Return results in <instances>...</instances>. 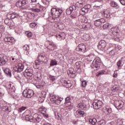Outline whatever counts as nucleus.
Instances as JSON below:
<instances>
[{
	"mask_svg": "<svg viewBox=\"0 0 125 125\" xmlns=\"http://www.w3.org/2000/svg\"><path fill=\"white\" fill-rule=\"evenodd\" d=\"M62 13H63V10L61 8H52L51 9V14L52 15L51 23H57V22H58V18L62 15Z\"/></svg>",
	"mask_w": 125,
	"mask_h": 125,
	"instance_id": "nucleus-1",
	"label": "nucleus"
},
{
	"mask_svg": "<svg viewBox=\"0 0 125 125\" xmlns=\"http://www.w3.org/2000/svg\"><path fill=\"white\" fill-rule=\"evenodd\" d=\"M42 115H39L37 113L34 114L33 116H30L29 115L25 116V119L26 121H29V122L35 123V124L40 123V122L42 121Z\"/></svg>",
	"mask_w": 125,
	"mask_h": 125,
	"instance_id": "nucleus-2",
	"label": "nucleus"
},
{
	"mask_svg": "<svg viewBox=\"0 0 125 125\" xmlns=\"http://www.w3.org/2000/svg\"><path fill=\"white\" fill-rule=\"evenodd\" d=\"M46 63L47 62V59L46 57L42 54H40L38 56V60L35 61V64L34 65V68L35 69H39L40 68V65L41 63Z\"/></svg>",
	"mask_w": 125,
	"mask_h": 125,
	"instance_id": "nucleus-3",
	"label": "nucleus"
},
{
	"mask_svg": "<svg viewBox=\"0 0 125 125\" xmlns=\"http://www.w3.org/2000/svg\"><path fill=\"white\" fill-rule=\"evenodd\" d=\"M34 70L31 68H27L25 69L24 72L22 73V76H24L27 80H32L34 77Z\"/></svg>",
	"mask_w": 125,
	"mask_h": 125,
	"instance_id": "nucleus-4",
	"label": "nucleus"
},
{
	"mask_svg": "<svg viewBox=\"0 0 125 125\" xmlns=\"http://www.w3.org/2000/svg\"><path fill=\"white\" fill-rule=\"evenodd\" d=\"M35 93L34 92V90L32 89H25L22 93L23 96L25 98H31L33 97Z\"/></svg>",
	"mask_w": 125,
	"mask_h": 125,
	"instance_id": "nucleus-5",
	"label": "nucleus"
},
{
	"mask_svg": "<svg viewBox=\"0 0 125 125\" xmlns=\"http://www.w3.org/2000/svg\"><path fill=\"white\" fill-rule=\"evenodd\" d=\"M71 101V97H67L65 98V102L64 103V105H65V107H66L67 109L69 111H71V109H73V104H72Z\"/></svg>",
	"mask_w": 125,
	"mask_h": 125,
	"instance_id": "nucleus-6",
	"label": "nucleus"
},
{
	"mask_svg": "<svg viewBox=\"0 0 125 125\" xmlns=\"http://www.w3.org/2000/svg\"><path fill=\"white\" fill-rule=\"evenodd\" d=\"M106 45L107 43H106V42L104 40H102L99 42L98 48V49H100V50L107 51V50H108V47Z\"/></svg>",
	"mask_w": 125,
	"mask_h": 125,
	"instance_id": "nucleus-7",
	"label": "nucleus"
},
{
	"mask_svg": "<svg viewBox=\"0 0 125 125\" xmlns=\"http://www.w3.org/2000/svg\"><path fill=\"white\" fill-rule=\"evenodd\" d=\"M50 100L54 105H59L61 103V101L63 100V98L57 99L56 96L52 95L50 96Z\"/></svg>",
	"mask_w": 125,
	"mask_h": 125,
	"instance_id": "nucleus-8",
	"label": "nucleus"
},
{
	"mask_svg": "<svg viewBox=\"0 0 125 125\" xmlns=\"http://www.w3.org/2000/svg\"><path fill=\"white\" fill-rule=\"evenodd\" d=\"M101 63V59L99 57L96 58L93 62V67L94 69L95 68V70H96L100 67Z\"/></svg>",
	"mask_w": 125,
	"mask_h": 125,
	"instance_id": "nucleus-9",
	"label": "nucleus"
},
{
	"mask_svg": "<svg viewBox=\"0 0 125 125\" xmlns=\"http://www.w3.org/2000/svg\"><path fill=\"white\" fill-rule=\"evenodd\" d=\"M8 62V59L6 56H4L3 54H0V66H3L5 65Z\"/></svg>",
	"mask_w": 125,
	"mask_h": 125,
	"instance_id": "nucleus-10",
	"label": "nucleus"
},
{
	"mask_svg": "<svg viewBox=\"0 0 125 125\" xmlns=\"http://www.w3.org/2000/svg\"><path fill=\"white\" fill-rule=\"evenodd\" d=\"M124 103L122 100L115 101L114 105L117 110H121L124 107Z\"/></svg>",
	"mask_w": 125,
	"mask_h": 125,
	"instance_id": "nucleus-11",
	"label": "nucleus"
},
{
	"mask_svg": "<svg viewBox=\"0 0 125 125\" xmlns=\"http://www.w3.org/2000/svg\"><path fill=\"white\" fill-rule=\"evenodd\" d=\"M13 68L14 71L17 73H20L24 69V65L21 63H19L17 65H15Z\"/></svg>",
	"mask_w": 125,
	"mask_h": 125,
	"instance_id": "nucleus-12",
	"label": "nucleus"
},
{
	"mask_svg": "<svg viewBox=\"0 0 125 125\" xmlns=\"http://www.w3.org/2000/svg\"><path fill=\"white\" fill-rule=\"evenodd\" d=\"M77 51H79L80 52H85V50H86V47L85 45L82 43L80 44L78 46H77L76 48Z\"/></svg>",
	"mask_w": 125,
	"mask_h": 125,
	"instance_id": "nucleus-13",
	"label": "nucleus"
},
{
	"mask_svg": "<svg viewBox=\"0 0 125 125\" xmlns=\"http://www.w3.org/2000/svg\"><path fill=\"white\" fill-rule=\"evenodd\" d=\"M90 8H91V5L89 4L86 5L81 9V12H82V14L84 15L86 13H88V11H89V9H90Z\"/></svg>",
	"mask_w": 125,
	"mask_h": 125,
	"instance_id": "nucleus-14",
	"label": "nucleus"
},
{
	"mask_svg": "<svg viewBox=\"0 0 125 125\" xmlns=\"http://www.w3.org/2000/svg\"><path fill=\"white\" fill-rule=\"evenodd\" d=\"M101 106H102V102L101 101H95L93 103V107L95 109L101 108Z\"/></svg>",
	"mask_w": 125,
	"mask_h": 125,
	"instance_id": "nucleus-15",
	"label": "nucleus"
},
{
	"mask_svg": "<svg viewBox=\"0 0 125 125\" xmlns=\"http://www.w3.org/2000/svg\"><path fill=\"white\" fill-rule=\"evenodd\" d=\"M7 17L11 19H14L15 18H19L20 15L15 12L12 13H9L7 14Z\"/></svg>",
	"mask_w": 125,
	"mask_h": 125,
	"instance_id": "nucleus-16",
	"label": "nucleus"
},
{
	"mask_svg": "<svg viewBox=\"0 0 125 125\" xmlns=\"http://www.w3.org/2000/svg\"><path fill=\"white\" fill-rule=\"evenodd\" d=\"M86 113L82 110H77L75 113V116L76 118H79V117H85Z\"/></svg>",
	"mask_w": 125,
	"mask_h": 125,
	"instance_id": "nucleus-17",
	"label": "nucleus"
},
{
	"mask_svg": "<svg viewBox=\"0 0 125 125\" xmlns=\"http://www.w3.org/2000/svg\"><path fill=\"white\" fill-rule=\"evenodd\" d=\"M5 87L12 92H14V91H15V87H14V86L12 85V83L10 82H8L6 83Z\"/></svg>",
	"mask_w": 125,
	"mask_h": 125,
	"instance_id": "nucleus-18",
	"label": "nucleus"
},
{
	"mask_svg": "<svg viewBox=\"0 0 125 125\" xmlns=\"http://www.w3.org/2000/svg\"><path fill=\"white\" fill-rule=\"evenodd\" d=\"M58 41H62V40H65L66 35L64 33H58L56 35Z\"/></svg>",
	"mask_w": 125,
	"mask_h": 125,
	"instance_id": "nucleus-19",
	"label": "nucleus"
},
{
	"mask_svg": "<svg viewBox=\"0 0 125 125\" xmlns=\"http://www.w3.org/2000/svg\"><path fill=\"white\" fill-rule=\"evenodd\" d=\"M4 40L5 42L13 43L14 42H15V39H14L13 37L8 36H6L4 38Z\"/></svg>",
	"mask_w": 125,
	"mask_h": 125,
	"instance_id": "nucleus-20",
	"label": "nucleus"
},
{
	"mask_svg": "<svg viewBox=\"0 0 125 125\" xmlns=\"http://www.w3.org/2000/svg\"><path fill=\"white\" fill-rule=\"evenodd\" d=\"M76 6L72 5V6L70 7L69 8H68L66 10V14H67V15H70V14L72 13V11H74V10H76Z\"/></svg>",
	"mask_w": 125,
	"mask_h": 125,
	"instance_id": "nucleus-21",
	"label": "nucleus"
},
{
	"mask_svg": "<svg viewBox=\"0 0 125 125\" xmlns=\"http://www.w3.org/2000/svg\"><path fill=\"white\" fill-rule=\"evenodd\" d=\"M112 36H117V34H119L120 30L118 27H113L111 28Z\"/></svg>",
	"mask_w": 125,
	"mask_h": 125,
	"instance_id": "nucleus-22",
	"label": "nucleus"
},
{
	"mask_svg": "<svg viewBox=\"0 0 125 125\" xmlns=\"http://www.w3.org/2000/svg\"><path fill=\"white\" fill-rule=\"evenodd\" d=\"M4 72L6 75H7V77L11 78V76H12V75L11 74V70L10 69L6 68L4 70Z\"/></svg>",
	"mask_w": 125,
	"mask_h": 125,
	"instance_id": "nucleus-23",
	"label": "nucleus"
},
{
	"mask_svg": "<svg viewBox=\"0 0 125 125\" xmlns=\"http://www.w3.org/2000/svg\"><path fill=\"white\" fill-rule=\"evenodd\" d=\"M102 15H103L105 18H109V17L111 16V14L110 13V11H105L102 13Z\"/></svg>",
	"mask_w": 125,
	"mask_h": 125,
	"instance_id": "nucleus-24",
	"label": "nucleus"
},
{
	"mask_svg": "<svg viewBox=\"0 0 125 125\" xmlns=\"http://www.w3.org/2000/svg\"><path fill=\"white\" fill-rule=\"evenodd\" d=\"M48 49L50 50H54V49H56V45L53 42H51L49 43Z\"/></svg>",
	"mask_w": 125,
	"mask_h": 125,
	"instance_id": "nucleus-25",
	"label": "nucleus"
},
{
	"mask_svg": "<svg viewBox=\"0 0 125 125\" xmlns=\"http://www.w3.org/2000/svg\"><path fill=\"white\" fill-rule=\"evenodd\" d=\"M64 86H66L67 88H70L72 86V83L70 81H64V83L63 84Z\"/></svg>",
	"mask_w": 125,
	"mask_h": 125,
	"instance_id": "nucleus-26",
	"label": "nucleus"
},
{
	"mask_svg": "<svg viewBox=\"0 0 125 125\" xmlns=\"http://www.w3.org/2000/svg\"><path fill=\"white\" fill-rule=\"evenodd\" d=\"M108 74V72H107L105 70H103L98 72L97 74V77H99L101 76V75H107Z\"/></svg>",
	"mask_w": 125,
	"mask_h": 125,
	"instance_id": "nucleus-27",
	"label": "nucleus"
},
{
	"mask_svg": "<svg viewBox=\"0 0 125 125\" xmlns=\"http://www.w3.org/2000/svg\"><path fill=\"white\" fill-rule=\"evenodd\" d=\"M56 65H57V61H56L55 59L51 60L50 63V66L52 67V66H56Z\"/></svg>",
	"mask_w": 125,
	"mask_h": 125,
	"instance_id": "nucleus-28",
	"label": "nucleus"
},
{
	"mask_svg": "<svg viewBox=\"0 0 125 125\" xmlns=\"http://www.w3.org/2000/svg\"><path fill=\"white\" fill-rule=\"evenodd\" d=\"M89 122L92 125H95L97 123V120L96 118L89 119Z\"/></svg>",
	"mask_w": 125,
	"mask_h": 125,
	"instance_id": "nucleus-29",
	"label": "nucleus"
},
{
	"mask_svg": "<svg viewBox=\"0 0 125 125\" xmlns=\"http://www.w3.org/2000/svg\"><path fill=\"white\" fill-rule=\"evenodd\" d=\"M109 54L111 56H114V55H117V50L116 49H115V48L112 49V50H111L109 52Z\"/></svg>",
	"mask_w": 125,
	"mask_h": 125,
	"instance_id": "nucleus-30",
	"label": "nucleus"
},
{
	"mask_svg": "<svg viewBox=\"0 0 125 125\" xmlns=\"http://www.w3.org/2000/svg\"><path fill=\"white\" fill-rule=\"evenodd\" d=\"M101 24H101V22L100 21V20L98 19V20H96V21H95L94 25L96 27H99L101 25Z\"/></svg>",
	"mask_w": 125,
	"mask_h": 125,
	"instance_id": "nucleus-31",
	"label": "nucleus"
},
{
	"mask_svg": "<svg viewBox=\"0 0 125 125\" xmlns=\"http://www.w3.org/2000/svg\"><path fill=\"white\" fill-rule=\"evenodd\" d=\"M40 113L42 114V113H45L46 112V108L44 106H42L39 109Z\"/></svg>",
	"mask_w": 125,
	"mask_h": 125,
	"instance_id": "nucleus-32",
	"label": "nucleus"
},
{
	"mask_svg": "<svg viewBox=\"0 0 125 125\" xmlns=\"http://www.w3.org/2000/svg\"><path fill=\"white\" fill-rule=\"evenodd\" d=\"M35 78H36L37 80L39 81H41L42 80V73L40 72L37 73V75H35Z\"/></svg>",
	"mask_w": 125,
	"mask_h": 125,
	"instance_id": "nucleus-33",
	"label": "nucleus"
},
{
	"mask_svg": "<svg viewBox=\"0 0 125 125\" xmlns=\"http://www.w3.org/2000/svg\"><path fill=\"white\" fill-rule=\"evenodd\" d=\"M77 108L83 109L84 108V104L83 102L80 103L77 105Z\"/></svg>",
	"mask_w": 125,
	"mask_h": 125,
	"instance_id": "nucleus-34",
	"label": "nucleus"
},
{
	"mask_svg": "<svg viewBox=\"0 0 125 125\" xmlns=\"http://www.w3.org/2000/svg\"><path fill=\"white\" fill-rule=\"evenodd\" d=\"M111 89L112 91H113V92H116L117 90H118L119 87H118L117 85H114L111 87Z\"/></svg>",
	"mask_w": 125,
	"mask_h": 125,
	"instance_id": "nucleus-35",
	"label": "nucleus"
},
{
	"mask_svg": "<svg viewBox=\"0 0 125 125\" xmlns=\"http://www.w3.org/2000/svg\"><path fill=\"white\" fill-rule=\"evenodd\" d=\"M31 11L33 12H41V9L37 8H32L30 9Z\"/></svg>",
	"mask_w": 125,
	"mask_h": 125,
	"instance_id": "nucleus-36",
	"label": "nucleus"
},
{
	"mask_svg": "<svg viewBox=\"0 0 125 125\" xmlns=\"http://www.w3.org/2000/svg\"><path fill=\"white\" fill-rule=\"evenodd\" d=\"M110 5L111 6H112V7H116V6H118V3L115 2V1H111L110 2Z\"/></svg>",
	"mask_w": 125,
	"mask_h": 125,
	"instance_id": "nucleus-37",
	"label": "nucleus"
},
{
	"mask_svg": "<svg viewBox=\"0 0 125 125\" xmlns=\"http://www.w3.org/2000/svg\"><path fill=\"white\" fill-rule=\"evenodd\" d=\"M75 65L76 66L77 69L79 70L80 68H81V65H82V62H77L75 63Z\"/></svg>",
	"mask_w": 125,
	"mask_h": 125,
	"instance_id": "nucleus-38",
	"label": "nucleus"
},
{
	"mask_svg": "<svg viewBox=\"0 0 125 125\" xmlns=\"http://www.w3.org/2000/svg\"><path fill=\"white\" fill-rule=\"evenodd\" d=\"M67 74L68 75H74L75 74V71H74V69L73 68H70L69 70L67 71Z\"/></svg>",
	"mask_w": 125,
	"mask_h": 125,
	"instance_id": "nucleus-39",
	"label": "nucleus"
},
{
	"mask_svg": "<svg viewBox=\"0 0 125 125\" xmlns=\"http://www.w3.org/2000/svg\"><path fill=\"white\" fill-rule=\"evenodd\" d=\"M26 109H27V107L22 106V107L19 108L18 111L20 113H21V112H23V111H25V110H26Z\"/></svg>",
	"mask_w": 125,
	"mask_h": 125,
	"instance_id": "nucleus-40",
	"label": "nucleus"
},
{
	"mask_svg": "<svg viewBox=\"0 0 125 125\" xmlns=\"http://www.w3.org/2000/svg\"><path fill=\"white\" fill-rule=\"evenodd\" d=\"M105 110L104 113H106V114H111L112 113V109L111 108H105Z\"/></svg>",
	"mask_w": 125,
	"mask_h": 125,
	"instance_id": "nucleus-41",
	"label": "nucleus"
},
{
	"mask_svg": "<svg viewBox=\"0 0 125 125\" xmlns=\"http://www.w3.org/2000/svg\"><path fill=\"white\" fill-rule=\"evenodd\" d=\"M110 26H111V25H110V24L106 23V24H104L103 26V28L104 30H105V29H107L108 28H110Z\"/></svg>",
	"mask_w": 125,
	"mask_h": 125,
	"instance_id": "nucleus-42",
	"label": "nucleus"
},
{
	"mask_svg": "<svg viewBox=\"0 0 125 125\" xmlns=\"http://www.w3.org/2000/svg\"><path fill=\"white\" fill-rule=\"evenodd\" d=\"M16 5L17 7H22V4L21 3V0H19L16 2Z\"/></svg>",
	"mask_w": 125,
	"mask_h": 125,
	"instance_id": "nucleus-43",
	"label": "nucleus"
},
{
	"mask_svg": "<svg viewBox=\"0 0 125 125\" xmlns=\"http://www.w3.org/2000/svg\"><path fill=\"white\" fill-rule=\"evenodd\" d=\"M23 49L25 51L30 50V46L29 45H25L23 47Z\"/></svg>",
	"mask_w": 125,
	"mask_h": 125,
	"instance_id": "nucleus-44",
	"label": "nucleus"
},
{
	"mask_svg": "<svg viewBox=\"0 0 125 125\" xmlns=\"http://www.w3.org/2000/svg\"><path fill=\"white\" fill-rule=\"evenodd\" d=\"M4 23L6 25H8L9 26V25H10V20L8 18L5 19Z\"/></svg>",
	"mask_w": 125,
	"mask_h": 125,
	"instance_id": "nucleus-45",
	"label": "nucleus"
},
{
	"mask_svg": "<svg viewBox=\"0 0 125 125\" xmlns=\"http://www.w3.org/2000/svg\"><path fill=\"white\" fill-rule=\"evenodd\" d=\"M49 78L50 81H51V82H54V81L56 80L55 76L50 75L49 76Z\"/></svg>",
	"mask_w": 125,
	"mask_h": 125,
	"instance_id": "nucleus-46",
	"label": "nucleus"
},
{
	"mask_svg": "<svg viewBox=\"0 0 125 125\" xmlns=\"http://www.w3.org/2000/svg\"><path fill=\"white\" fill-rule=\"evenodd\" d=\"M25 34L27 36V37H28V38H32V33L30 31H26L25 32Z\"/></svg>",
	"mask_w": 125,
	"mask_h": 125,
	"instance_id": "nucleus-47",
	"label": "nucleus"
},
{
	"mask_svg": "<svg viewBox=\"0 0 125 125\" xmlns=\"http://www.w3.org/2000/svg\"><path fill=\"white\" fill-rule=\"evenodd\" d=\"M29 26L30 28H31L32 29H34V28H35V27L37 26V23L36 22H32L30 24Z\"/></svg>",
	"mask_w": 125,
	"mask_h": 125,
	"instance_id": "nucleus-48",
	"label": "nucleus"
},
{
	"mask_svg": "<svg viewBox=\"0 0 125 125\" xmlns=\"http://www.w3.org/2000/svg\"><path fill=\"white\" fill-rule=\"evenodd\" d=\"M55 117L57 120H59L61 118V115L58 113H55Z\"/></svg>",
	"mask_w": 125,
	"mask_h": 125,
	"instance_id": "nucleus-49",
	"label": "nucleus"
},
{
	"mask_svg": "<svg viewBox=\"0 0 125 125\" xmlns=\"http://www.w3.org/2000/svg\"><path fill=\"white\" fill-rule=\"evenodd\" d=\"M121 65H122V60H119L117 63L118 69H121V67H122Z\"/></svg>",
	"mask_w": 125,
	"mask_h": 125,
	"instance_id": "nucleus-50",
	"label": "nucleus"
},
{
	"mask_svg": "<svg viewBox=\"0 0 125 125\" xmlns=\"http://www.w3.org/2000/svg\"><path fill=\"white\" fill-rule=\"evenodd\" d=\"M5 110H6V111H8V112H11V107L6 105L5 106Z\"/></svg>",
	"mask_w": 125,
	"mask_h": 125,
	"instance_id": "nucleus-51",
	"label": "nucleus"
},
{
	"mask_svg": "<svg viewBox=\"0 0 125 125\" xmlns=\"http://www.w3.org/2000/svg\"><path fill=\"white\" fill-rule=\"evenodd\" d=\"M21 6H24L27 4V1L26 0H21Z\"/></svg>",
	"mask_w": 125,
	"mask_h": 125,
	"instance_id": "nucleus-52",
	"label": "nucleus"
},
{
	"mask_svg": "<svg viewBox=\"0 0 125 125\" xmlns=\"http://www.w3.org/2000/svg\"><path fill=\"white\" fill-rule=\"evenodd\" d=\"M99 20L101 22V24H104V23H105V22H106V20L104 18H102Z\"/></svg>",
	"mask_w": 125,
	"mask_h": 125,
	"instance_id": "nucleus-53",
	"label": "nucleus"
},
{
	"mask_svg": "<svg viewBox=\"0 0 125 125\" xmlns=\"http://www.w3.org/2000/svg\"><path fill=\"white\" fill-rule=\"evenodd\" d=\"M42 113L43 117H44L45 119L48 118L49 116L47 114H46V112H42Z\"/></svg>",
	"mask_w": 125,
	"mask_h": 125,
	"instance_id": "nucleus-54",
	"label": "nucleus"
},
{
	"mask_svg": "<svg viewBox=\"0 0 125 125\" xmlns=\"http://www.w3.org/2000/svg\"><path fill=\"white\" fill-rule=\"evenodd\" d=\"M97 18H99V15L98 14H96L93 16V19H97Z\"/></svg>",
	"mask_w": 125,
	"mask_h": 125,
	"instance_id": "nucleus-55",
	"label": "nucleus"
},
{
	"mask_svg": "<svg viewBox=\"0 0 125 125\" xmlns=\"http://www.w3.org/2000/svg\"><path fill=\"white\" fill-rule=\"evenodd\" d=\"M4 94V90L2 89H0V96H2Z\"/></svg>",
	"mask_w": 125,
	"mask_h": 125,
	"instance_id": "nucleus-56",
	"label": "nucleus"
},
{
	"mask_svg": "<svg viewBox=\"0 0 125 125\" xmlns=\"http://www.w3.org/2000/svg\"><path fill=\"white\" fill-rule=\"evenodd\" d=\"M82 86L83 87H85V86H86V81H82Z\"/></svg>",
	"mask_w": 125,
	"mask_h": 125,
	"instance_id": "nucleus-57",
	"label": "nucleus"
},
{
	"mask_svg": "<svg viewBox=\"0 0 125 125\" xmlns=\"http://www.w3.org/2000/svg\"><path fill=\"white\" fill-rule=\"evenodd\" d=\"M63 24H58L57 27L59 29H60V30H62V29H63Z\"/></svg>",
	"mask_w": 125,
	"mask_h": 125,
	"instance_id": "nucleus-58",
	"label": "nucleus"
},
{
	"mask_svg": "<svg viewBox=\"0 0 125 125\" xmlns=\"http://www.w3.org/2000/svg\"><path fill=\"white\" fill-rule=\"evenodd\" d=\"M42 97L43 98H45V97H46V92H45V91H42Z\"/></svg>",
	"mask_w": 125,
	"mask_h": 125,
	"instance_id": "nucleus-59",
	"label": "nucleus"
},
{
	"mask_svg": "<svg viewBox=\"0 0 125 125\" xmlns=\"http://www.w3.org/2000/svg\"><path fill=\"white\" fill-rule=\"evenodd\" d=\"M60 112L61 114H65V113H66V109H64L63 108H61Z\"/></svg>",
	"mask_w": 125,
	"mask_h": 125,
	"instance_id": "nucleus-60",
	"label": "nucleus"
},
{
	"mask_svg": "<svg viewBox=\"0 0 125 125\" xmlns=\"http://www.w3.org/2000/svg\"><path fill=\"white\" fill-rule=\"evenodd\" d=\"M104 123V120H100V121H98L97 122V124L98 125H102V124H103Z\"/></svg>",
	"mask_w": 125,
	"mask_h": 125,
	"instance_id": "nucleus-61",
	"label": "nucleus"
},
{
	"mask_svg": "<svg viewBox=\"0 0 125 125\" xmlns=\"http://www.w3.org/2000/svg\"><path fill=\"white\" fill-rule=\"evenodd\" d=\"M113 78H118V73L116 72V71L114 72L113 75Z\"/></svg>",
	"mask_w": 125,
	"mask_h": 125,
	"instance_id": "nucleus-62",
	"label": "nucleus"
},
{
	"mask_svg": "<svg viewBox=\"0 0 125 125\" xmlns=\"http://www.w3.org/2000/svg\"><path fill=\"white\" fill-rule=\"evenodd\" d=\"M120 2L123 5H125V0H120Z\"/></svg>",
	"mask_w": 125,
	"mask_h": 125,
	"instance_id": "nucleus-63",
	"label": "nucleus"
},
{
	"mask_svg": "<svg viewBox=\"0 0 125 125\" xmlns=\"http://www.w3.org/2000/svg\"><path fill=\"white\" fill-rule=\"evenodd\" d=\"M4 29V27L3 25H0V32H1V31H3V29Z\"/></svg>",
	"mask_w": 125,
	"mask_h": 125,
	"instance_id": "nucleus-64",
	"label": "nucleus"
}]
</instances>
